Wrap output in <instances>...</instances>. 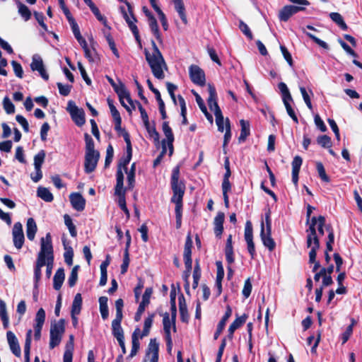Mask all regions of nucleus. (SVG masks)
Listing matches in <instances>:
<instances>
[{
	"instance_id": "46",
	"label": "nucleus",
	"mask_w": 362,
	"mask_h": 362,
	"mask_svg": "<svg viewBox=\"0 0 362 362\" xmlns=\"http://www.w3.org/2000/svg\"><path fill=\"white\" fill-rule=\"evenodd\" d=\"M329 17L341 30H346L348 29L347 25L339 13L332 12L329 13Z\"/></svg>"
},
{
	"instance_id": "39",
	"label": "nucleus",
	"mask_w": 362,
	"mask_h": 362,
	"mask_svg": "<svg viewBox=\"0 0 362 362\" xmlns=\"http://www.w3.org/2000/svg\"><path fill=\"white\" fill-rule=\"evenodd\" d=\"M0 318L2 321L4 328L7 329L9 325V318L7 314L6 304L1 299H0Z\"/></svg>"
},
{
	"instance_id": "33",
	"label": "nucleus",
	"mask_w": 362,
	"mask_h": 362,
	"mask_svg": "<svg viewBox=\"0 0 362 362\" xmlns=\"http://www.w3.org/2000/svg\"><path fill=\"white\" fill-rule=\"evenodd\" d=\"M159 353V344L157 342L156 339H151L148 349L146 350V356H149L151 354L153 358H158Z\"/></svg>"
},
{
	"instance_id": "49",
	"label": "nucleus",
	"mask_w": 362,
	"mask_h": 362,
	"mask_svg": "<svg viewBox=\"0 0 362 362\" xmlns=\"http://www.w3.org/2000/svg\"><path fill=\"white\" fill-rule=\"evenodd\" d=\"M278 88L281 93L283 102L287 101V100L293 101V98H292L291 93L285 83L280 82L278 84Z\"/></svg>"
},
{
	"instance_id": "17",
	"label": "nucleus",
	"mask_w": 362,
	"mask_h": 362,
	"mask_svg": "<svg viewBox=\"0 0 362 362\" xmlns=\"http://www.w3.org/2000/svg\"><path fill=\"white\" fill-rule=\"evenodd\" d=\"M69 199L72 207L78 211H82L86 206V199L79 192H73L69 195Z\"/></svg>"
},
{
	"instance_id": "53",
	"label": "nucleus",
	"mask_w": 362,
	"mask_h": 362,
	"mask_svg": "<svg viewBox=\"0 0 362 362\" xmlns=\"http://www.w3.org/2000/svg\"><path fill=\"white\" fill-rule=\"evenodd\" d=\"M64 223L67 226L70 235L74 238L76 237L77 235V231L75 225L72 222L71 218L69 216V215L65 214L64 216Z\"/></svg>"
},
{
	"instance_id": "26",
	"label": "nucleus",
	"mask_w": 362,
	"mask_h": 362,
	"mask_svg": "<svg viewBox=\"0 0 362 362\" xmlns=\"http://www.w3.org/2000/svg\"><path fill=\"white\" fill-rule=\"evenodd\" d=\"M148 19L149 27H150V29H151L152 33L156 37V40L160 43H162L163 39H162L161 34L159 30V27H158L156 18L151 13H148Z\"/></svg>"
},
{
	"instance_id": "16",
	"label": "nucleus",
	"mask_w": 362,
	"mask_h": 362,
	"mask_svg": "<svg viewBox=\"0 0 362 362\" xmlns=\"http://www.w3.org/2000/svg\"><path fill=\"white\" fill-rule=\"evenodd\" d=\"M231 315L232 308L229 305H227L226 312L222 318L221 319V320L219 321V322L218 323L216 330L214 334V340H217L218 339L219 336L221 335V334L222 333L225 328L228 320L230 317Z\"/></svg>"
},
{
	"instance_id": "5",
	"label": "nucleus",
	"mask_w": 362,
	"mask_h": 362,
	"mask_svg": "<svg viewBox=\"0 0 362 362\" xmlns=\"http://www.w3.org/2000/svg\"><path fill=\"white\" fill-rule=\"evenodd\" d=\"M193 247V241L192 239L191 233H188L184 245L183 259L185 266V270L183 272L182 278L184 281H189L192 269V250Z\"/></svg>"
},
{
	"instance_id": "9",
	"label": "nucleus",
	"mask_w": 362,
	"mask_h": 362,
	"mask_svg": "<svg viewBox=\"0 0 362 362\" xmlns=\"http://www.w3.org/2000/svg\"><path fill=\"white\" fill-rule=\"evenodd\" d=\"M122 136L127 145V155L120 159L117 168H120V169L123 168L127 172L128 170L127 165L132 158V146L129 134L126 130H123Z\"/></svg>"
},
{
	"instance_id": "34",
	"label": "nucleus",
	"mask_w": 362,
	"mask_h": 362,
	"mask_svg": "<svg viewBox=\"0 0 362 362\" xmlns=\"http://www.w3.org/2000/svg\"><path fill=\"white\" fill-rule=\"evenodd\" d=\"M122 93H117L119 100V102L121 105L126 109V110L131 114L132 113V109L129 106H128L124 101V99L125 98L129 103H132V99L131 98L130 93L129 90L126 88L122 89Z\"/></svg>"
},
{
	"instance_id": "10",
	"label": "nucleus",
	"mask_w": 362,
	"mask_h": 362,
	"mask_svg": "<svg viewBox=\"0 0 362 362\" xmlns=\"http://www.w3.org/2000/svg\"><path fill=\"white\" fill-rule=\"evenodd\" d=\"M189 78L192 83L199 86H204L206 84V76L204 70L199 66L192 64L189 67Z\"/></svg>"
},
{
	"instance_id": "63",
	"label": "nucleus",
	"mask_w": 362,
	"mask_h": 362,
	"mask_svg": "<svg viewBox=\"0 0 362 362\" xmlns=\"http://www.w3.org/2000/svg\"><path fill=\"white\" fill-rule=\"evenodd\" d=\"M106 78L116 93H122V89L126 88L125 85L120 80H119V83L117 84L110 76H106Z\"/></svg>"
},
{
	"instance_id": "30",
	"label": "nucleus",
	"mask_w": 362,
	"mask_h": 362,
	"mask_svg": "<svg viewBox=\"0 0 362 362\" xmlns=\"http://www.w3.org/2000/svg\"><path fill=\"white\" fill-rule=\"evenodd\" d=\"M65 279L64 269L63 267L59 268L53 278V288L56 291H59L61 289L62 284L64 283Z\"/></svg>"
},
{
	"instance_id": "54",
	"label": "nucleus",
	"mask_w": 362,
	"mask_h": 362,
	"mask_svg": "<svg viewBox=\"0 0 362 362\" xmlns=\"http://www.w3.org/2000/svg\"><path fill=\"white\" fill-rule=\"evenodd\" d=\"M145 128H146V131L148 132L149 136L153 139L155 144L156 145L159 144L160 134L156 129L155 123L153 122V126H151L150 122H148V127H145Z\"/></svg>"
},
{
	"instance_id": "42",
	"label": "nucleus",
	"mask_w": 362,
	"mask_h": 362,
	"mask_svg": "<svg viewBox=\"0 0 362 362\" xmlns=\"http://www.w3.org/2000/svg\"><path fill=\"white\" fill-rule=\"evenodd\" d=\"M357 321L354 318L351 319V324L346 328V330L341 334V344H344L350 339L353 334L354 327L356 325Z\"/></svg>"
},
{
	"instance_id": "1",
	"label": "nucleus",
	"mask_w": 362,
	"mask_h": 362,
	"mask_svg": "<svg viewBox=\"0 0 362 362\" xmlns=\"http://www.w3.org/2000/svg\"><path fill=\"white\" fill-rule=\"evenodd\" d=\"M180 177V167L176 165L172 170L170 176V187L173 191L170 202L175 204V216H182L183 197L186 189L185 180Z\"/></svg>"
},
{
	"instance_id": "20",
	"label": "nucleus",
	"mask_w": 362,
	"mask_h": 362,
	"mask_svg": "<svg viewBox=\"0 0 362 362\" xmlns=\"http://www.w3.org/2000/svg\"><path fill=\"white\" fill-rule=\"evenodd\" d=\"M303 163V159L300 156H296L291 163L292 165V182L297 186L298 182V175L300 167Z\"/></svg>"
},
{
	"instance_id": "35",
	"label": "nucleus",
	"mask_w": 362,
	"mask_h": 362,
	"mask_svg": "<svg viewBox=\"0 0 362 362\" xmlns=\"http://www.w3.org/2000/svg\"><path fill=\"white\" fill-rule=\"evenodd\" d=\"M32 329H28L25 335V341L24 345V362H30V354L32 341Z\"/></svg>"
},
{
	"instance_id": "21",
	"label": "nucleus",
	"mask_w": 362,
	"mask_h": 362,
	"mask_svg": "<svg viewBox=\"0 0 362 362\" xmlns=\"http://www.w3.org/2000/svg\"><path fill=\"white\" fill-rule=\"evenodd\" d=\"M178 301L180 320L182 322L188 323L189 320V315L188 313L187 305L185 301V298L182 293H181L179 296Z\"/></svg>"
},
{
	"instance_id": "56",
	"label": "nucleus",
	"mask_w": 362,
	"mask_h": 362,
	"mask_svg": "<svg viewBox=\"0 0 362 362\" xmlns=\"http://www.w3.org/2000/svg\"><path fill=\"white\" fill-rule=\"evenodd\" d=\"M235 315H236V318L230 324V325L237 329L241 327L245 323L247 319L248 318V315L246 313H244L241 316H239L238 314H236Z\"/></svg>"
},
{
	"instance_id": "62",
	"label": "nucleus",
	"mask_w": 362,
	"mask_h": 362,
	"mask_svg": "<svg viewBox=\"0 0 362 362\" xmlns=\"http://www.w3.org/2000/svg\"><path fill=\"white\" fill-rule=\"evenodd\" d=\"M244 235L246 242L253 240V228L250 221H247L245 223Z\"/></svg>"
},
{
	"instance_id": "3",
	"label": "nucleus",
	"mask_w": 362,
	"mask_h": 362,
	"mask_svg": "<svg viewBox=\"0 0 362 362\" xmlns=\"http://www.w3.org/2000/svg\"><path fill=\"white\" fill-rule=\"evenodd\" d=\"M209 98L207 99L208 105L211 110H214L216 117V123L218 130L221 132L224 131V118L221 110L217 103V93L214 84L208 83Z\"/></svg>"
},
{
	"instance_id": "64",
	"label": "nucleus",
	"mask_w": 362,
	"mask_h": 362,
	"mask_svg": "<svg viewBox=\"0 0 362 362\" xmlns=\"http://www.w3.org/2000/svg\"><path fill=\"white\" fill-rule=\"evenodd\" d=\"M3 106L7 114H13L15 112V106L8 96L3 100Z\"/></svg>"
},
{
	"instance_id": "51",
	"label": "nucleus",
	"mask_w": 362,
	"mask_h": 362,
	"mask_svg": "<svg viewBox=\"0 0 362 362\" xmlns=\"http://www.w3.org/2000/svg\"><path fill=\"white\" fill-rule=\"evenodd\" d=\"M80 269L79 265H75L71 272V274L68 279V285L69 287H74L78 280V272Z\"/></svg>"
},
{
	"instance_id": "47",
	"label": "nucleus",
	"mask_w": 362,
	"mask_h": 362,
	"mask_svg": "<svg viewBox=\"0 0 362 362\" xmlns=\"http://www.w3.org/2000/svg\"><path fill=\"white\" fill-rule=\"evenodd\" d=\"M71 117L78 127L83 126L86 122L85 112L82 108L71 115Z\"/></svg>"
},
{
	"instance_id": "6",
	"label": "nucleus",
	"mask_w": 362,
	"mask_h": 362,
	"mask_svg": "<svg viewBox=\"0 0 362 362\" xmlns=\"http://www.w3.org/2000/svg\"><path fill=\"white\" fill-rule=\"evenodd\" d=\"M65 332V320L62 318L57 322L51 325L50 327V339L49 346L52 349L57 346L62 338V335Z\"/></svg>"
},
{
	"instance_id": "43",
	"label": "nucleus",
	"mask_w": 362,
	"mask_h": 362,
	"mask_svg": "<svg viewBox=\"0 0 362 362\" xmlns=\"http://www.w3.org/2000/svg\"><path fill=\"white\" fill-rule=\"evenodd\" d=\"M153 293V288L148 287L145 289V291L142 296V300L139 303L138 308L145 311L146 307L150 304V298Z\"/></svg>"
},
{
	"instance_id": "37",
	"label": "nucleus",
	"mask_w": 362,
	"mask_h": 362,
	"mask_svg": "<svg viewBox=\"0 0 362 362\" xmlns=\"http://www.w3.org/2000/svg\"><path fill=\"white\" fill-rule=\"evenodd\" d=\"M37 230V228L34 218H29L26 223V234L30 240H34Z\"/></svg>"
},
{
	"instance_id": "18",
	"label": "nucleus",
	"mask_w": 362,
	"mask_h": 362,
	"mask_svg": "<svg viewBox=\"0 0 362 362\" xmlns=\"http://www.w3.org/2000/svg\"><path fill=\"white\" fill-rule=\"evenodd\" d=\"M260 238L263 245L270 251L272 252L276 247V243L272 237V233H267L264 230V224L262 221L261 223Z\"/></svg>"
},
{
	"instance_id": "7",
	"label": "nucleus",
	"mask_w": 362,
	"mask_h": 362,
	"mask_svg": "<svg viewBox=\"0 0 362 362\" xmlns=\"http://www.w3.org/2000/svg\"><path fill=\"white\" fill-rule=\"evenodd\" d=\"M44 243H45V251L44 254L46 256L45 257V266H46V276L49 279L52 274V271L54 264V250L52 243V236L49 233L46 234L45 238H44Z\"/></svg>"
},
{
	"instance_id": "32",
	"label": "nucleus",
	"mask_w": 362,
	"mask_h": 362,
	"mask_svg": "<svg viewBox=\"0 0 362 362\" xmlns=\"http://www.w3.org/2000/svg\"><path fill=\"white\" fill-rule=\"evenodd\" d=\"M176 11L178 13V15L182 20V23L185 25L187 24V18L185 13V7L183 2V0H172Z\"/></svg>"
},
{
	"instance_id": "57",
	"label": "nucleus",
	"mask_w": 362,
	"mask_h": 362,
	"mask_svg": "<svg viewBox=\"0 0 362 362\" xmlns=\"http://www.w3.org/2000/svg\"><path fill=\"white\" fill-rule=\"evenodd\" d=\"M126 193H122V194H116L115 195L118 196V205L120 207V209L124 212V214L127 216V217L129 216V211L127 206L126 204V198H125Z\"/></svg>"
},
{
	"instance_id": "55",
	"label": "nucleus",
	"mask_w": 362,
	"mask_h": 362,
	"mask_svg": "<svg viewBox=\"0 0 362 362\" xmlns=\"http://www.w3.org/2000/svg\"><path fill=\"white\" fill-rule=\"evenodd\" d=\"M293 16L288 5L284 6L279 13V18L281 21L286 22Z\"/></svg>"
},
{
	"instance_id": "19",
	"label": "nucleus",
	"mask_w": 362,
	"mask_h": 362,
	"mask_svg": "<svg viewBox=\"0 0 362 362\" xmlns=\"http://www.w3.org/2000/svg\"><path fill=\"white\" fill-rule=\"evenodd\" d=\"M225 220V214L223 212L218 211L214 220V230L216 237L221 238L223 232V223Z\"/></svg>"
},
{
	"instance_id": "2",
	"label": "nucleus",
	"mask_w": 362,
	"mask_h": 362,
	"mask_svg": "<svg viewBox=\"0 0 362 362\" xmlns=\"http://www.w3.org/2000/svg\"><path fill=\"white\" fill-rule=\"evenodd\" d=\"M151 44L153 49L152 54H151L146 48H145L144 51L146 60L151 67L152 74L154 77L161 80L165 78V74L163 72V67L164 66L165 69H167V64L165 62L162 53L159 50L153 40H151Z\"/></svg>"
},
{
	"instance_id": "36",
	"label": "nucleus",
	"mask_w": 362,
	"mask_h": 362,
	"mask_svg": "<svg viewBox=\"0 0 362 362\" xmlns=\"http://www.w3.org/2000/svg\"><path fill=\"white\" fill-rule=\"evenodd\" d=\"M107 301H108V298L107 296H100L98 299L99 309H100L101 317L103 320H107L109 316Z\"/></svg>"
},
{
	"instance_id": "60",
	"label": "nucleus",
	"mask_w": 362,
	"mask_h": 362,
	"mask_svg": "<svg viewBox=\"0 0 362 362\" xmlns=\"http://www.w3.org/2000/svg\"><path fill=\"white\" fill-rule=\"evenodd\" d=\"M45 311L42 308H40L35 315V325L39 326V327H43V325L45 321Z\"/></svg>"
},
{
	"instance_id": "8",
	"label": "nucleus",
	"mask_w": 362,
	"mask_h": 362,
	"mask_svg": "<svg viewBox=\"0 0 362 362\" xmlns=\"http://www.w3.org/2000/svg\"><path fill=\"white\" fill-rule=\"evenodd\" d=\"M45 251V243H44V238L40 239V250L37 255V260L35 262V265L34 267V284H39L41 276L42 271L41 269L42 267L45 266V257L46 256L44 254Z\"/></svg>"
},
{
	"instance_id": "41",
	"label": "nucleus",
	"mask_w": 362,
	"mask_h": 362,
	"mask_svg": "<svg viewBox=\"0 0 362 362\" xmlns=\"http://www.w3.org/2000/svg\"><path fill=\"white\" fill-rule=\"evenodd\" d=\"M63 245L65 250L64 253V262L69 266H71L73 264V257H74V250L71 246H68L66 244V240L63 239Z\"/></svg>"
},
{
	"instance_id": "4",
	"label": "nucleus",
	"mask_w": 362,
	"mask_h": 362,
	"mask_svg": "<svg viewBox=\"0 0 362 362\" xmlns=\"http://www.w3.org/2000/svg\"><path fill=\"white\" fill-rule=\"evenodd\" d=\"M125 4L127 6L128 13L126 11L124 6H120V11L129 29L132 30L139 47L142 48L141 40L139 35V29L135 24V23L137 22V19L134 14L133 7L129 1H125Z\"/></svg>"
},
{
	"instance_id": "12",
	"label": "nucleus",
	"mask_w": 362,
	"mask_h": 362,
	"mask_svg": "<svg viewBox=\"0 0 362 362\" xmlns=\"http://www.w3.org/2000/svg\"><path fill=\"white\" fill-rule=\"evenodd\" d=\"M100 158V153H85L84 171L86 173L93 172L98 165Z\"/></svg>"
},
{
	"instance_id": "31",
	"label": "nucleus",
	"mask_w": 362,
	"mask_h": 362,
	"mask_svg": "<svg viewBox=\"0 0 362 362\" xmlns=\"http://www.w3.org/2000/svg\"><path fill=\"white\" fill-rule=\"evenodd\" d=\"M240 124L241 129L238 137V142L242 143L245 141L247 136L250 134V124L249 121L245 119H240Z\"/></svg>"
},
{
	"instance_id": "38",
	"label": "nucleus",
	"mask_w": 362,
	"mask_h": 362,
	"mask_svg": "<svg viewBox=\"0 0 362 362\" xmlns=\"http://www.w3.org/2000/svg\"><path fill=\"white\" fill-rule=\"evenodd\" d=\"M16 4L18 6V12L19 15L23 18L25 21H28L30 19L32 13L29 8L21 2L20 0L16 1Z\"/></svg>"
},
{
	"instance_id": "29",
	"label": "nucleus",
	"mask_w": 362,
	"mask_h": 362,
	"mask_svg": "<svg viewBox=\"0 0 362 362\" xmlns=\"http://www.w3.org/2000/svg\"><path fill=\"white\" fill-rule=\"evenodd\" d=\"M192 92L194 94V95L195 96L197 103L199 107L200 108L201 111L204 113V115H205L207 120L211 124H213V122H214L213 116L211 114H210L208 112L204 100H202L201 96L196 91L192 90Z\"/></svg>"
},
{
	"instance_id": "23",
	"label": "nucleus",
	"mask_w": 362,
	"mask_h": 362,
	"mask_svg": "<svg viewBox=\"0 0 362 362\" xmlns=\"http://www.w3.org/2000/svg\"><path fill=\"white\" fill-rule=\"evenodd\" d=\"M112 334L114 337L117 339L118 344L121 347L122 354H126L127 351L124 344V334L122 326L112 327Z\"/></svg>"
},
{
	"instance_id": "24",
	"label": "nucleus",
	"mask_w": 362,
	"mask_h": 362,
	"mask_svg": "<svg viewBox=\"0 0 362 362\" xmlns=\"http://www.w3.org/2000/svg\"><path fill=\"white\" fill-rule=\"evenodd\" d=\"M74 349V336L71 334L69 341L65 346V351L63 355V362H72Z\"/></svg>"
},
{
	"instance_id": "13",
	"label": "nucleus",
	"mask_w": 362,
	"mask_h": 362,
	"mask_svg": "<svg viewBox=\"0 0 362 362\" xmlns=\"http://www.w3.org/2000/svg\"><path fill=\"white\" fill-rule=\"evenodd\" d=\"M172 321L170 320V316L168 313H165L163 315V330L165 333V339L166 341L167 350L169 353L171 352L173 348V340L171 337L170 333V327H171Z\"/></svg>"
},
{
	"instance_id": "44",
	"label": "nucleus",
	"mask_w": 362,
	"mask_h": 362,
	"mask_svg": "<svg viewBox=\"0 0 362 362\" xmlns=\"http://www.w3.org/2000/svg\"><path fill=\"white\" fill-rule=\"evenodd\" d=\"M320 246V239L318 237H314L313 238V243L310 247H311L309 252V262H313L315 258L317 257V252Z\"/></svg>"
},
{
	"instance_id": "15",
	"label": "nucleus",
	"mask_w": 362,
	"mask_h": 362,
	"mask_svg": "<svg viewBox=\"0 0 362 362\" xmlns=\"http://www.w3.org/2000/svg\"><path fill=\"white\" fill-rule=\"evenodd\" d=\"M6 337L11 352L16 357L20 358L21 356V347L15 334L11 331H8L6 332Z\"/></svg>"
},
{
	"instance_id": "50",
	"label": "nucleus",
	"mask_w": 362,
	"mask_h": 362,
	"mask_svg": "<svg viewBox=\"0 0 362 362\" xmlns=\"http://www.w3.org/2000/svg\"><path fill=\"white\" fill-rule=\"evenodd\" d=\"M84 139L86 142V152L85 153H96L99 152L95 149V144L92 137L88 134H84Z\"/></svg>"
},
{
	"instance_id": "22",
	"label": "nucleus",
	"mask_w": 362,
	"mask_h": 362,
	"mask_svg": "<svg viewBox=\"0 0 362 362\" xmlns=\"http://www.w3.org/2000/svg\"><path fill=\"white\" fill-rule=\"evenodd\" d=\"M226 260L228 264H231L235 262L233 246V235L230 234L226 240V246L224 249Z\"/></svg>"
},
{
	"instance_id": "61",
	"label": "nucleus",
	"mask_w": 362,
	"mask_h": 362,
	"mask_svg": "<svg viewBox=\"0 0 362 362\" xmlns=\"http://www.w3.org/2000/svg\"><path fill=\"white\" fill-rule=\"evenodd\" d=\"M317 144L323 148H331L332 140L330 136L327 135L319 136L317 139Z\"/></svg>"
},
{
	"instance_id": "25",
	"label": "nucleus",
	"mask_w": 362,
	"mask_h": 362,
	"mask_svg": "<svg viewBox=\"0 0 362 362\" xmlns=\"http://www.w3.org/2000/svg\"><path fill=\"white\" fill-rule=\"evenodd\" d=\"M123 307H124V300L122 298H118L115 301V308H116V316L115 318L112 322V327L121 326V322L123 319Z\"/></svg>"
},
{
	"instance_id": "14",
	"label": "nucleus",
	"mask_w": 362,
	"mask_h": 362,
	"mask_svg": "<svg viewBox=\"0 0 362 362\" xmlns=\"http://www.w3.org/2000/svg\"><path fill=\"white\" fill-rule=\"evenodd\" d=\"M107 104H108L111 115H112L114 122H115V129L117 132H122V134H123V130H125V129H122L121 127L122 118H121L119 111L115 106L112 100L107 98Z\"/></svg>"
},
{
	"instance_id": "52",
	"label": "nucleus",
	"mask_w": 362,
	"mask_h": 362,
	"mask_svg": "<svg viewBox=\"0 0 362 362\" xmlns=\"http://www.w3.org/2000/svg\"><path fill=\"white\" fill-rule=\"evenodd\" d=\"M316 169L318 173V175L320 177V179L325 182H329L330 178L327 175L325 167L323 164L321 162H317L316 163Z\"/></svg>"
},
{
	"instance_id": "11",
	"label": "nucleus",
	"mask_w": 362,
	"mask_h": 362,
	"mask_svg": "<svg viewBox=\"0 0 362 362\" xmlns=\"http://www.w3.org/2000/svg\"><path fill=\"white\" fill-rule=\"evenodd\" d=\"M12 234L14 246L18 250L21 249L24 244L25 237L23 230V226L20 222H16L14 223L12 230Z\"/></svg>"
},
{
	"instance_id": "27",
	"label": "nucleus",
	"mask_w": 362,
	"mask_h": 362,
	"mask_svg": "<svg viewBox=\"0 0 362 362\" xmlns=\"http://www.w3.org/2000/svg\"><path fill=\"white\" fill-rule=\"evenodd\" d=\"M139 327H137L134 330L132 334V349L129 355V358H132L136 355L140 349V342L139 339Z\"/></svg>"
},
{
	"instance_id": "59",
	"label": "nucleus",
	"mask_w": 362,
	"mask_h": 362,
	"mask_svg": "<svg viewBox=\"0 0 362 362\" xmlns=\"http://www.w3.org/2000/svg\"><path fill=\"white\" fill-rule=\"evenodd\" d=\"M44 66V64L42 58L38 55H34L32 59L30 64V69L32 71H38L40 69Z\"/></svg>"
},
{
	"instance_id": "40",
	"label": "nucleus",
	"mask_w": 362,
	"mask_h": 362,
	"mask_svg": "<svg viewBox=\"0 0 362 362\" xmlns=\"http://www.w3.org/2000/svg\"><path fill=\"white\" fill-rule=\"evenodd\" d=\"M37 195L46 202H51L54 200V196L50 191L44 187H39L37 189Z\"/></svg>"
},
{
	"instance_id": "48",
	"label": "nucleus",
	"mask_w": 362,
	"mask_h": 362,
	"mask_svg": "<svg viewBox=\"0 0 362 362\" xmlns=\"http://www.w3.org/2000/svg\"><path fill=\"white\" fill-rule=\"evenodd\" d=\"M231 136H232V134H231V129H230V120L227 117L226 119V132L224 134L223 143V153L225 154L227 153L226 148V146H227L229 141L231 139Z\"/></svg>"
},
{
	"instance_id": "45",
	"label": "nucleus",
	"mask_w": 362,
	"mask_h": 362,
	"mask_svg": "<svg viewBox=\"0 0 362 362\" xmlns=\"http://www.w3.org/2000/svg\"><path fill=\"white\" fill-rule=\"evenodd\" d=\"M82 303L81 294L79 293H76L72 303L71 313L80 314L82 308Z\"/></svg>"
},
{
	"instance_id": "28",
	"label": "nucleus",
	"mask_w": 362,
	"mask_h": 362,
	"mask_svg": "<svg viewBox=\"0 0 362 362\" xmlns=\"http://www.w3.org/2000/svg\"><path fill=\"white\" fill-rule=\"evenodd\" d=\"M127 187H124V174L120 169V168H117L116 173V185L115 187V194H122L126 193Z\"/></svg>"
},
{
	"instance_id": "58",
	"label": "nucleus",
	"mask_w": 362,
	"mask_h": 362,
	"mask_svg": "<svg viewBox=\"0 0 362 362\" xmlns=\"http://www.w3.org/2000/svg\"><path fill=\"white\" fill-rule=\"evenodd\" d=\"M45 158V151L44 150L40 151L34 157V166L35 168H40L44 163Z\"/></svg>"
}]
</instances>
